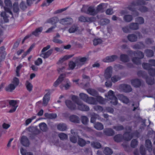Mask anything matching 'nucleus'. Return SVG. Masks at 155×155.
Instances as JSON below:
<instances>
[{
	"label": "nucleus",
	"mask_w": 155,
	"mask_h": 155,
	"mask_svg": "<svg viewBox=\"0 0 155 155\" xmlns=\"http://www.w3.org/2000/svg\"><path fill=\"white\" fill-rule=\"evenodd\" d=\"M56 26H54L51 27L49 28L46 31L47 33H51L54 31V29L55 28Z\"/></svg>",
	"instance_id": "60"
},
{
	"label": "nucleus",
	"mask_w": 155,
	"mask_h": 155,
	"mask_svg": "<svg viewBox=\"0 0 155 155\" xmlns=\"http://www.w3.org/2000/svg\"><path fill=\"white\" fill-rule=\"evenodd\" d=\"M64 78V75H61L58 79L54 82V86L55 87L57 86L62 81L63 82Z\"/></svg>",
	"instance_id": "16"
},
{
	"label": "nucleus",
	"mask_w": 155,
	"mask_h": 155,
	"mask_svg": "<svg viewBox=\"0 0 155 155\" xmlns=\"http://www.w3.org/2000/svg\"><path fill=\"white\" fill-rule=\"evenodd\" d=\"M9 104L11 107V110L9 111L10 113H12L14 112L18 107L16 101L14 100H11L9 102Z\"/></svg>",
	"instance_id": "11"
},
{
	"label": "nucleus",
	"mask_w": 155,
	"mask_h": 155,
	"mask_svg": "<svg viewBox=\"0 0 155 155\" xmlns=\"http://www.w3.org/2000/svg\"><path fill=\"white\" fill-rule=\"evenodd\" d=\"M96 119L98 120L100 119L99 117L97 114H93L92 115L91 117V122L93 123L95 121Z\"/></svg>",
	"instance_id": "32"
},
{
	"label": "nucleus",
	"mask_w": 155,
	"mask_h": 155,
	"mask_svg": "<svg viewBox=\"0 0 155 155\" xmlns=\"http://www.w3.org/2000/svg\"><path fill=\"white\" fill-rule=\"evenodd\" d=\"M120 88L125 92H128L132 91V89L130 85L126 84H122L120 86Z\"/></svg>",
	"instance_id": "12"
},
{
	"label": "nucleus",
	"mask_w": 155,
	"mask_h": 155,
	"mask_svg": "<svg viewBox=\"0 0 155 155\" xmlns=\"http://www.w3.org/2000/svg\"><path fill=\"white\" fill-rule=\"evenodd\" d=\"M77 137L78 139V144L81 146H84L86 143V142L83 139L79 138L78 136L74 137H71L70 138V140L71 142L75 143L77 142Z\"/></svg>",
	"instance_id": "8"
},
{
	"label": "nucleus",
	"mask_w": 155,
	"mask_h": 155,
	"mask_svg": "<svg viewBox=\"0 0 155 155\" xmlns=\"http://www.w3.org/2000/svg\"><path fill=\"white\" fill-rule=\"evenodd\" d=\"M94 109L96 110L99 112L102 111L103 110L102 107L98 106H95L94 107Z\"/></svg>",
	"instance_id": "57"
},
{
	"label": "nucleus",
	"mask_w": 155,
	"mask_h": 155,
	"mask_svg": "<svg viewBox=\"0 0 155 155\" xmlns=\"http://www.w3.org/2000/svg\"><path fill=\"white\" fill-rule=\"evenodd\" d=\"M53 41L54 42L60 44L62 43L63 42L61 40L59 39L56 37L54 38L53 40Z\"/></svg>",
	"instance_id": "63"
},
{
	"label": "nucleus",
	"mask_w": 155,
	"mask_h": 155,
	"mask_svg": "<svg viewBox=\"0 0 155 155\" xmlns=\"http://www.w3.org/2000/svg\"><path fill=\"white\" fill-rule=\"evenodd\" d=\"M120 58L121 61L124 62H127L128 60L127 56L124 54L121 55Z\"/></svg>",
	"instance_id": "41"
},
{
	"label": "nucleus",
	"mask_w": 155,
	"mask_h": 155,
	"mask_svg": "<svg viewBox=\"0 0 155 155\" xmlns=\"http://www.w3.org/2000/svg\"><path fill=\"white\" fill-rule=\"evenodd\" d=\"M58 21V18L57 17H54L48 19V22L51 23L52 24H54L57 23Z\"/></svg>",
	"instance_id": "22"
},
{
	"label": "nucleus",
	"mask_w": 155,
	"mask_h": 155,
	"mask_svg": "<svg viewBox=\"0 0 155 155\" xmlns=\"http://www.w3.org/2000/svg\"><path fill=\"white\" fill-rule=\"evenodd\" d=\"M58 129L60 130L64 131L67 128L66 125L63 124H61L58 126Z\"/></svg>",
	"instance_id": "31"
},
{
	"label": "nucleus",
	"mask_w": 155,
	"mask_h": 155,
	"mask_svg": "<svg viewBox=\"0 0 155 155\" xmlns=\"http://www.w3.org/2000/svg\"><path fill=\"white\" fill-rule=\"evenodd\" d=\"M79 20L81 22L88 21L90 20L89 18H88L83 16H81L79 17Z\"/></svg>",
	"instance_id": "42"
},
{
	"label": "nucleus",
	"mask_w": 155,
	"mask_h": 155,
	"mask_svg": "<svg viewBox=\"0 0 155 155\" xmlns=\"http://www.w3.org/2000/svg\"><path fill=\"white\" fill-rule=\"evenodd\" d=\"M81 120L84 124H86L88 121V119L85 116H82L81 117Z\"/></svg>",
	"instance_id": "48"
},
{
	"label": "nucleus",
	"mask_w": 155,
	"mask_h": 155,
	"mask_svg": "<svg viewBox=\"0 0 155 155\" xmlns=\"http://www.w3.org/2000/svg\"><path fill=\"white\" fill-rule=\"evenodd\" d=\"M135 55L138 56L137 58H135L132 59L133 62L136 64L140 63V59L143 58L144 57L143 54L140 51H138L137 53L135 54Z\"/></svg>",
	"instance_id": "9"
},
{
	"label": "nucleus",
	"mask_w": 155,
	"mask_h": 155,
	"mask_svg": "<svg viewBox=\"0 0 155 155\" xmlns=\"http://www.w3.org/2000/svg\"><path fill=\"white\" fill-rule=\"evenodd\" d=\"M39 126L40 129L42 131H45L47 129V126L44 123H42L39 124Z\"/></svg>",
	"instance_id": "26"
},
{
	"label": "nucleus",
	"mask_w": 155,
	"mask_h": 155,
	"mask_svg": "<svg viewBox=\"0 0 155 155\" xmlns=\"http://www.w3.org/2000/svg\"><path fill=\"white\" fill-rule=\"evenodd\" d=\"M71 99L75 103V104H73L71 101L69 100H67L65 102L66 105L70 109H78L83 111H87L89 110V107L83 104L81 101H79L77 96H72Z\"/></svg>",
	"instance_id": "1"
},
{
	"label": "nucleus",
	"mask_w": 155,
	"mask_h": 155,
	"mask_svg": "<svg viewBox=\"0 0 155 155\" xmlns=\"http://www.w3.org/2000/svg\"><path fill=\"white\" fill-rule=\"evenodd\" d=\"M146 53L148 57H152L153 55V52L151 50H147L146 51Z\"/></svg>",
	"instance_id": "54"
},
{
	"label": "nucleus",
	"mask_w": 155,
	"mask_h": 155,
	"mask_svg": "<svg viewBox=\"0 0 155 155\" xmlns=\"http://www.w3.org/2000/svg\"><path fill=\"white\" fill-rule=\"evenodd\" d=\"M94 128L97 130H101L103 129V125L100 123L95 124L94 125Z\"/></svg>",
	"instance_id": "30"
},
{
	"label": "nucleus",
	"mask_w": 155,
	"mask_h": 155,
	"mask_svg": "<svg viewBox=\"0 0 155 155\" xmlns=\"http://www.w3.org/2000/svg\"><path fill=\"white\" fill-rule=\"evenodd\" d=\"M64 82H66V84L64 85V87L65 89H67L69 88L70 86V83L68 79H64V78L63 81V83Z\"/></svg>",
	"instance_id": "35"
},
{
	"label": "nucleus",
	"mask_w": 155,
	"mask_h": 155,
	"mask_svg": "<svg viewBox=\"0 0 155 155\" xmlns=\"http://www.w3.org/2000/svg\"><path fill=\"white\" fill-rule=\"evenodd\" d=\"M42 30V27H39L36 28L35 30L32 32V34L35 36H37L41 32Z\"/></svg>",
	"instance_id": "29"
},
{
	"label": "nucleus",
	"mask_w": 155,
	"mask_h": 155,
	"mask_svg": "<svg viewBox=\"0 0 155 155\" xmlns=\"http://www.w3.org/2000/svg\"><path fill=\"white\" fill-rule=\"evenodd\" d=\"M76 65H77L76 62L75 63L72 61H70L69 64V69L72 70L74 69Z\"/></svg>",
	"instance_id": "38"
},
{
	"label": "nucleus",
	"mask_w": 155,
	"mask_h": 155,
	"mask_svg": "<svg viewBox=\"0 0 155 155\" xmlns=\"http://www.w3.org/2000/svg\"><path fill=\"white\" fill-rule=\"evenodd\" d=\"M104 153L106 154H110L112 153V150L108 147H106L104 150Z\"/></svg>",
	"instance_id": "47"
},
{
	"label": "nucleus",
	"mask_w": 155,
	"mask_h": 155,
	"mask_svg": "<svg viewBox=\"0 0 155 155\" xmlns=\"http://www.w3.org/2000/svg\"><path fill=\"white\" fill-rule=\"evenodd\" d=\"M26 86L28 91H31L32 89L33 86L31 84L29 81H27L26 83Z\"/></svg>",
	"instance_id": "33"
},
{
	"label": "nucleus",
	"mask_w": 155,
	"mask_h": 155,
	"mask_svg": "<svg viewBox=\"0 0 155 155\" xmlns=\"http://www.w3.org/2000/svg\"><path fill=\"white\" fill-rule=\"evenodd\" d=\"M91 146L94 147L96 148H100L101 147L100 144L97 142H93L91 143Z\"/></svg>",
	"instance_id": "50"
},
{
	"label": "nucleus",
	"mask_w": 155,
	"mask_h": 155,
	"mask_svg": "<svg viewBox=\"0 0 155 155\" xmlns=\"http://www.w3.org/2000/svg\"><path fill=\"white\" fill-rule=\"evenodd\" d=\"M106 6V5L105 4H100L98 6L97 11H95L93 7H89L88 8L87 11L84 10L87 7L83 6L81 11L91 15H94L96 14L98 12L101 11L102 9H104Z\"/></svg>",
	"instance_id": "4"
},
{
	"label": "nucleus",
	"mask_w": 155,
	"mask_h": 155,
	"mask_svg": "<svg viewBox=\"0 0 155 155\" xmlns=\"http://www.w3.org/2000/svg\"><path fill=\"white\" fill-rule=\"evenodd\" d=\"M10 125L9 124L4 123L2 125V127L5 129H7L10 127Z\"/></svg>",
	"instance_id": "62"
},
{
	"label": "nucleus",
	"mask_w": 155,
	"mask_h": 155,
	"mask_svg": "<svg viewBox=\"0 0 155 155\" xmlns=\"http://www.w3.org/2000/svg\"><path fill=\"white\" fill-rule=\"evenodd\" d=\"M34 46L35 45H33L31 46L29 49L26 51V52L23 54V55H24V57L27 54L29 53L31 51L33 48L34 47Z\"/></svg>",
	"instance_id": "52"
},
{
	"label": "nucleus",
	"mask_w": 155,
	"mask_h": 155,
	"mask_svg": "<svg viewBox=\"0 0 155 155\" xmlns=\"http://www.w3.org/2000/svg\"><path fill=\"white\" fill-rule=\"evenodd\" d=\"M5 6L4 7V8L5 12H2L1 14V15L3 18L5 22H7L8 21V20L6 12L9 13L11 15H12V13L11 11L12 3L10 0H5Z\"/></svg>",
	"instance_id": "3"
},
{
	"label": "nucleus",
	"mask_w": 155,
	"mask_h": 155,
	"mask_svg": "<svg viewBox=\"0 0 155 155\" xmlns=\"http://www.w3.org/2000/svg\"><path fill=\"white\" fill-rule=\"evenodd\" d=\"M21 142L24 146H28L29 144V142L27 138L25 136H23L21 138Z\"/></svg>",
	"instance_id": "15"
},
{
	"label": "nucleus",
	"mask_w": 155,
	"mask_h": 155,
	"mask_svg": "<svg viewBox=\"0 0 155 155\" xmlns=\"http://www.w3.org/2000/svg\"><path fill=\"white\" fill-rule=\"evenodd\" d=\"M19 83V79L16 77H14L12 81V83L17 86Z\"/></svg>",
	"instance_id": "37"
},
{
	"label": "nucleus",
	"mask_w": 155,
	"mask_h": 155,
	"mask_svg": "<svg viewBox=\"0 0 155 155\" xmlns=\"http://www.w3.org/2000/svg\"><path fill=\"white\" fill-rule=\"evenodd\" d=\"M72 57V56L71 55H67L64 56L60 58L58 62V63L59 64H61L65 60L70 58Z\"/></svg>",
	"instance_id": "20"
},
{
	"label": "nucleus",
	"mask_w": 155,
	"mask_h": 155,
	"mask_svg": "<svg viewBox=\"0 0 155 155\" xmlns=\"http://www.w3.org/2000/svg\"><path fill=\"white\" fill-rule=\"evenodd\" d=\"M16 87L14 84L11 83L6 87L5 90L7 91H11L15 89Z\"/></svg>",
	"instance_id": "24"
},
{
	"label": "nucleus",
	"mask_w": 155,
	"mask_h": 155,
	"mask_svg": "<svg viewBox=\"0 0 155 155\" xmlns=\"http://www.w3.org/2000/svg\"><path fill=\"white\" fill-rule=\"evenodd\" d=\"M70 120L73 122L78 123L79 121V118L75 115H72L70 117Z\"/></svg>",
	"instance_id": "28"
},
{
	"label": "nucleus",
	"mask_w": 155,
	"mask_h": 155,
	"mask_svg": "<svg viewBox=\"0 0 155 155\" xmlns=\"http://www.w3.org/2000/svg\"><path fill=\"white\" fill-rule=\"evenodd\" d=\"M79 96L81 99L88 104H95L98 102L101 104L105 103V100L100 96H97L96 98L93 97H88L87 95L84 93L80 94Z\"/></svg>",
	"instance_id": "2"
},
{
	"label": "nucleus",
	"mask_w": 155,
	"mask_h": 155,
	"mask_svg": "<svg viewBox=\"0 0 155 155\" xmlns=\"http://www.w3.org/2000/svg\"><path fill=\"white\" fill-rule=\"evenodd\" d=\"M131 83L134 86L137 87L140 86L141 81L138 79L133 80L131 81Z\"/></svg>",
	"instance_id": "18"
},
{
	"label": "nucleus",
	"mask_w": 155,
	"mask_h": 155,
	"mask_svg": "<svg viewBox=\"0 0 155 155\" xmlns=\"http://www.w3.org/2000/svg\"><path fill=\"white\" fill-rule=\"evenodd\" d=\"M117 58V56L116 55L107 56L103 59V61L105 62H112L116 60Z\"/></svg>",
	"instance_id": "13"
},
{
	"label": "nucleus",
	"mask_w": 155,
	"mask_h": 155,
	"mask_svg": "<svg viewBox=\"0 0 155 155\" xmlns=\"http://www.w3.org/2000/svg\"><path fill=\"white\" fill-rule=\"evenodd\" d=\"M119 98L124 103L127 104L129 102L128 99L123 95H119Z\"/></svg>",
	"instance_id": "21"
},
{
	"label": "nucleus",
	"mask_w": 155,
	"mask_h": 155,
	"mask_svg": "<svg viewBox=\"0 0 155 155\" xmlns=\"http://www.w3.org/2000/svg\"><path fill=\"white\" fill-rule=\"evenodd\" d=\"M105 96L108 99L111 100L110 101L112 104L115 105L117 104V99L114 95V92L112 90H110L108 93V94H106Z\"/></svg>",
	"instance_id": "6"
},
{
	"label": "nucleus",
	"mask_w": 155,
	"mask_h": 155,
	"mask_svg": "<svg viewBox=\"0 0 155 155\" xmlns=\"http://www.w3.org/2000/svg\"><path fill=\"white\" fill-rule=\"evenodd\" d=\"M129 40L131 42L136 41L137 40V37L134 34L129 35L128 36Z\"/></svg>",
	"instance_id": "27"
},
{
	"label": "nucleus",
	"mask_w": 155,
	"mask_h": 155,
	"mask_svg": "<svg viewBox=\"0 0 155 155\" xmlns=\"http://www.w3.org/2000/svg\"><path fill=\"white\" fill-rule=\"evenodd\" d=\"M114 139L117 142H120L122 140L121 136L120 135H117L114 137Z\"/></svg>",
	"instance_id": "46"
},
{
	"label": "nucleus",
	"mask_w": 155,
	"mask_h": 155,
	"mask_svg": "<svg viewBox=\"0 0 155 155\" xmlns=\"http://www.w3.org/2000/svg\"><path fill=\"white\" fill-rule=\"evenodd\" d=\"M102 40L100 38H95L93 41V44L95 45H97L101 43Z\"/></svg>",
	"instance_id": "40"
},
{
	"label": "nucleus",
	"mask_w": 155,
	"mask_h": 155,
	"mask_svg": "<svg viewBox=\"0 0 155 155\" xmlns=\"http://www.w3.org/2000/svg\"><path fill=\"white\" fill-rule=\"evenodd\" d=\"M52 52V51L51 50H49L46 52L42 53L41 54L40 56L41 57L44 58H46L48 57L51 54Z\"/></svg>",
	"instance_id": "23"
},
{
	"label": "nucleus",
	"mask_w": 155,
	"mask_h": 155,
	"mask_svg": "<svg viewBox=\"0 0 155 155\" xmlns=\"http://www.w3.org/2000/svg\"><path fill=\"white\" fill-rule=\"evenodd\" d=\"M22 67V64H20L18 66H17L16 68V74L17 76H20L19 71L21 68Z\"/></svg>",
	"instance_id": "45"
},
{
	"label": "nucleus",
	"mask_w": 155,
	"mask_h": 155,
	"mask_svg": "<svg viewBox=\"0 0 155 155\" xmlns=\"http://www.w3.org/2000/svg\"><path fill=\"white\" fill-rule=\"evenodd\" d=\"M145 146L148 150L150 152L152 150V144L150 140H147L145 142Z\"/></svg>",
	"instance_id": "19"
},
{
	"label": "nucleus",
	"mask_w": 155,
	"mask_h": 155,
	"mask_svg": "<svg viewBox=\"0 0 155 155\" xmlns=\"http://www.w3.org/2000/svg\"><path fill=\"white\" fill-rule=\"evenodd\" d=\"M50 99V93H47L44 96L43 98V105L46 106Z\"/></svg>",
	"instance_id": "17"
},
{
	"label": "nucleus",
	"mask_w": 155,
	"mask_h": 155,
	"mask_svg": "<svg viewBox=\"0 0 155 155\" xmlns=\"http://www.w3.org/2000/svg\"><path fill=\"white\" fill-rule=\"evenodd\" d=\"M120 79V78L118 76H114L111 78V80L113 82H115L119 80Z\"/></svg>",
	"instance_id": "51"
},
{
	"label": "nucleus",
	"mask_w": 155,
	"mask_h": 155,
	"mask_svg": "<svg viewBox=\"0 0 155 155\" xmlns=\"http://www.w3.org/2000/svg\"><path fill=\"white\" fill-rule=\"evenodd\" d=\"M136 21L139 24H142L144 23V21L143 18L142 17L137 18L136 20Z\"/></svg>",
	"instance_id": "53"
},
{
	"label": "nucleus",
	"mask_w": 155,
	"mask_h": 155,
	"mask_svg": "<svg viewBox=\"0 0 155 155\" xmlns=\"http://www.w3.org/2000/svg\"><path fill=\"white\" fill-rule=\"evenodd\" d=\"M149 62L150 64L143 63L142 64V66L144 68L149 70V73L151 75H155V69L151 68L150 65V64L155 66V61L153 60H150Z\"/></svg>",
	"instance_id": "5"
},
{
	"label": "nucleus",
	"mask_w": 155,
	"mask_h": 155,
	"mask_svg": "<svg viewBox=\"0 0 155 155\" xmlns=\"http://www.w3.org/2000/svg\"><path fill=\"white\" fill-rule=\"evenodd\" d=\"M104 132L107 135L111 136L114 134V132L111 129H108L104 130Z\"/></svg>",
	"instance_id": "34"
},
{
	"label": "nucleus",
	"mask_w": 155,
	"mask_h": 155,
	"mask_svg": "<svg viewBox=\"0 0 155 155\" xmlns=\"http://www.w3.org/2000/svg\"><path fill=\"white\" fill-rule=\"evenodd\" d=\"M66 25H69L73 22V19L71 18H66Z\"/></svg>",
	"instance_id": "59"
},
{
	"label": "nucleus",
	"mask_w": 155,
	"mask_h": 155,
	"mask_svg": "<svg viewBox=\"0 0 155 155\" xmlns=\"http://www.w3.org/2000/svg\"><path fill=\"white\" fill-rule=\"evenodd\" d=\"M78 28L75 25H73L71 26L68 29V31L70 33H73L78 30Z\"/></svg>",
	"instance_id": "25"
},
{
	"label": "nucleus",
	"mask_w": 155,
	"mask_h": 155,
	"mask_svg": "<svg viewBox=\"0 0 155 155\" xmlns=\"http://www.w3.org/2000/svg\"><path fill=\"white\" fill-rule=\"evenodd\" d=\"M13 8L14 11L15 12H17L18 11V4L17 3H14L13 5Z\"/></svg>",
	"instance_id": "56"
},
{
	"label": "nucleus",
	"mask_w": 155,
	"mask_h": 155,
	"mask_svg": "<svg viewBox=\"0 0 155 155\" xmlns=\"http://www.w3.org/2000/svg\"><path fill=\"white\" fill-rule=\"evenodd\" d=\"M130 27L131 29L135 30L137 29L138 26L137 23H132L131 24Z\"/></svg>",
	"instance_id": "43"
},
{
	"label": "nucleus",
	"mask_w": 155,
	"mask_h": 155,
	"mask_svg": "<svg viewBox=\"0 0 155 155\" xmlns=\"http://www.w3.org/2000/svg\"><path fill=\"white\" fill-rule=\"evenodd\" d=\"M127 136H128V138L125 139V140L127 141L129 140H131L133 137V135L132 134H130L129 133H125L124 134V136L125 137Z\"/></svg>",
	"instance_id": "55"
},
{
	"label": "nucleus",
	"mask_w": 155,
	"mask_h": 155,
	"mask_svg": "<svg viewBox=\"0 0 155 155\" xmlns=\"http://www.w3.org/2000/svg\"><path fill=\"white\" fill-rule=\"evenodd\" d=\"M54 0H47V2L46 3H44L43 5V6H47L49 4L52 2Z\"/></svg>",
	"instance_id": "64"
},
{
	"label": "nucleus",
	"mask_w": 155,
	"mask_h": 155,
	"mask_svg": "<svg viewBox=\"0 0 155 155\" xmlns=\"http://www.w3.org/2000/svg\"><path fill=\"white\" fill-rule=\"evenodd\" d=\"M59 137L61 140H64L66 139L68 137L67 135L61 133L59 134Z\"/></svg>",
	"instance_id": "49"
},
{
	"label": "nucleus",
	"mask_w": 155,
	"mask_h": 155,
	"mask_svg": "<svg viewBox=\"0 0 155 155\" xmlns=\"http://www.w3.org/2000/svg\"><path fill=\"white\" fill-rule=\"evenodd\" d=\"M145 2L143 0L139 1L138 2H133L129 5L128 7V8L130 10L134 11L135 8V7L136 6L139 5H145Z\"/></svg>",
	"instance_id": "7"
},
{
	"label": "nucleus",
	"mask_w": 155,
	"mask_h": 155,
	"mask_svg": "<svg viewBox=\"0 0 155 155\" xmlns=\"http://www.w3.org/2000/svg\"><path fill=\"white\" fill-rule=\"evenodd\" d=\"M36 117L35 116H33L31 118L27 119L25 121V125L26 126L30 124L33 120L35 119Z\"/></svg>",
	"instance_id": "39"
},
{
	"label": "nucleus",
	"mask_w": 155,
	"mask_h": 155,
	"mask_svg": "<svg viewBox=\"0 0 155 155\" xmlns=\"http://www.w3.org/2000/svg\"><path fill=\"white\" fill-rule=\"evenodd\" d=\"M137 144V141L136 140H133L131 143V146L133 147H135Z\"/></svg>",
	"instance_id": "61"
},
{
	"label": "nucleus",
	"mask_w": 155,
	"mask_h": 155,
	"mask_svg": "<svg viewBox=\"0 0 155 155\" xmlns=\"http://www.w3.org/2000/svg\"><path fill=\"white\" fill-rule=\"evenodd\" d=\"M88 60L86 57H78L76 61V64L77 66H81L83 64L84 62Z\"/></svg>",
	"instance_id": "10"
},
{
	"label": "nucleus",
	"mask_w": 155,
	"mask_h": 155,
	"mask_svg": "<svg viewBox=\"0 0 155 155\" xmlns=\"http://www.w3.org/2000/svg\"><path fill=\"white\" fill-rule=\"evenodd\" d=\"M112 73V68L111 67H108L105 71V78L107 79L110 77Z\"/></svg>",
	"instance_id": "14"
},
{
	"label": "nucleus",
	"mask_w": 155,
	"mask_h": 155,
	"mask_svg": "<svg viewBox=\"0 0 155 155\" xmlns=\"http://www.w3.org/2000/svg\"><path fill=\"white\" fill-rule=\"evenodd\" d=\"M42 60L40 58H38L37 60L35 61V64L37 65H39L42 63Z\"/></svg>",
	"instance_id": "58"
},
{
	"label": "nucleus",
	"mask_w": 155,
	"mask_h": 155,
	"mask_svg": "<svg viewBox=\"0 0 155 155\" xmlns=\"http://www.w3.org/2000/svg\"><path fill=\"white\" fill-rule=\"evenodd\" d=\"M132 17L131 15H125L124 17V19L127 22H129L131 21Z\"/></svg>",
	"instance_id": "44"
},
{
	"label": "nucleus",
	"mask_w": 155,
	"mask_h": 155,
	"mask_svg": "<svg viewBox=\"0 0 155 155\" xmlns=\"http://www.w3.org/2000/svg\"><path fill=\"white\" fill-rule=\"evenodd\" d=\"M88 93L93 96H95L97 94V92L94 89H89L87 90Z\"/></svg>",
	"instance_id": "36"
}]
</instances>
